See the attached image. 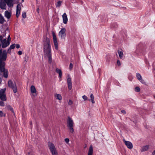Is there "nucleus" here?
<instances>
[{
	"mask_svg": "<svg viewBox=\"0 0 155 155\" xmlns=\"http://www.w3.org/2000/svg\"><path fill=\"white\" fill-rule=\"evenodd\" d=\"M6 90L5 88L2 89L0 90V96L5 94V92Z\"/></svg>",
	"mask_w": 155,
	"mask_h": 155,
	"instance_id": "5701e85b",
	"label": "nucleus"
},
{
	"mask_svg": "<svg viewBox=\"0 0 155 155\" xmlns=\"http://www.w3.org/2000/svg\"><path fill=\"white\" fill-rule=\"evenodd\" d=\"M22 51H19L18 52V54L19 55H21L22 54Z\"/></svg>",
	"mask_w": 155,
	"mask_h": 155,
	"instance_id": "c03bdc74",
	"label": "nucleus"
},
{
	"mask_svg": "<svg viewBox=\"0 0 155 155\" xmlns=\"http://www.w3.org/2000/svg\"><path fill=\"white\" fill-rule=\"evenodd\" d=\"M29 57L27 55H25V58H24V61L25 62H27L28 60Z\"/></svg>",
	"mask_w": 155,
	"mask_h": 155,
	"instance_id": "bb28decb",
	"label": "nucleus"
},
{
	"mask_svg": "<svg viewBox=\"0 0 155 155\" xmlns=\"http://www.w3.org/2000/svg\"><path fill=\"white\" fill-rule=\"evenodd\" d=\"M139 81L142 84H146L145 82L142 79V78L141 79V80H139Z\"/></svg>",
	"mask_w": 155,
	"mask_h": 155,
	"instance_id": "2f4dec72",
	"label": "nucleus"
},
{
	"mask_svg": "<svg viewBox=\"0 0 155 155\" xmlns=\"http://www.w3.org/2000/svg\"><path fill=\"white\" fill-rule=\"evenodd\" d=\"M67 80L68 86V88L69 90L72 89V83L70 75L69 74H67Z\"/></svg>",
	"mask_w": 155,
	"mask_h": 155,
	"instance_id": "1a4fd4ad",
	"label": "nucleus"
},
{
	"mask_svg": "<svg viewBox=\"0 0 155 155\" xmlns=\"http://www.w3.org/2000/svg\"><path fill=\"white\" fill-rule=\"evenodd\" d=\"M21 9V5L19 4H18L16 7V15L17 18H18L20 15Z\"/></svg>",
	"mask_w": 155,
	"mask_h": 155,
	"instance_id": "f8f14e48",
	"label": "nucleus"
},
{
	"mask_svg": "<svg viewBox=\"0 0 155 155\" xmlns=\"http://www.w3.org/2000/svg\"><path fill=\"white\" fill-rule=\"evenodd\" d=\"M150 146L149 145H147L143 147L141 150V152H144L147 150L149 149Z\"/></svg>",
	"mask_w": 155,
	"mask_h": 155,
	"instance_id": "dca6fc26",
	"label": "nucleus"
},
{
	"mask_svg": "<svg viewBox=\"0 0 155 155\" xmlns=\"http://www.w3.org/2000/svg\"><path fill=\"white\" fill-rule=\"evenodd\" d=\"M117 64L118 66H120V62L119 60H117Z\"/></svg>",
	"mask_w": 155,
	"mask_h": 155,
	"instance_id": "ea45409f",
	"label": "nucleus"
},
{
	"mask_svg": "<svg viewBox=\"0 0 155 155\" xmlns=\"http://www.w3.org/2000/svg\"><path fill=\"white\" fill-rule=\"evenodd\" d=\"M0 99L3 101H6L7 98L5 94L0 96Z\"/></svg>",
	"mask_w": 155,
	"mask_h": 155,
	"instance_id": "6ab92c4d",
	"label": "nucleus"
},
{
	"mask_svg": "<svg viewBox=\"0 0 155 155\" xmlns=\"http://www.w3.org/2000/svg\"><path fill=\"white\" fill-rule=\"evenodd\" d=\"M118 26L117 24L116 23H114L112 24L111 27L113 28H116Z\"/></svg>",
	"mask_w": 155,
	"mask_h": 155,
	"instance_id": "a878e982",
	"label": "nucleus"
},
{
	"mask_svg": "<svg viewBox=\"0 0 155 155\" xmlns=\"http://www.w3.org/2000/svg\"><path fill=\"white\" fill-rule=\"evenodd\" d=\"M64 141L67 143H68L69 141V140L68 138H65L64 139Z\"/></svg>",
	"mask_w": 155,
	"mask_h": 155,
	"instance_id": "c9c22d12",
	"label": "nucleus"
},
{
	"mask_svg": "<svg viewBox=\"0 0 155 155\" xmlns=\"http://www.w3.org/2000/svg\"><path fill=\"white\" fill-rule=\"evenodd\" d=\"M62 72L61 70L59 69V81H61L62 80Z\"/></svg>",
	"mask_w": 155,
	"mask_h": 155,
	"instance_id": "4be33fe9",
	"label": "nucleus"
},
{
	"mask_svg": "<svg viewBox=\"0 0 155 155\" xmlns=\"http://www.w3.org/2000/svg\"><path fill=\"white\" fill-rule=\"evenodd\" d=\"M5 114H4L2 111H0V117H2L5 116Z\"/></svg>",
	"mask_w": 155,
	"mask_h": 155,
	"instance_id": "7c9ffc66",
	"label": "nucleus"
},
{
	"mask_svg": "<svg viewBox=\"0 0 155 155\" xmlns=\"http://www.w3.org/2000/svg\"><path fill=\"white\" fill-rule=\"evenodd\" d=\"M134 90L136 92H138L140 91V89L139 87H137L135 88Z\"/></svg>",
	"mask_w": 155,
	"mask_h": 155,
	"instance_id": "cd10ccee",
	"label": "nucleus"
},
{
	"mask_svg": "<svg viewBox=\"0 0 155 155\" xmlns=\"http://www.w3.org/2000/svg\"><path fill=\"white\" fill-rule=\"evenodd\" d=\"M5 21V19L1 14H0V23L3 24Z\"/></svg>",
	"mask_w": 155,
	"mask_h": 155,
	"instance_id": "aec40b11",
	"label": "nucleus"
},
{
	"mask_svg": "<svg viewBox=\"0 0 155 155\" xmlns=\"http://www.w3.org/2000/svg\"><path fill=\"white\" fill-rule=\"evenodd\" d=\"M93 148L92 145L90 146L89 147L87 155H93Z\"/></svg>",
	"mask_w": 155,
	"mask_h": 155,
	"instance_id": "f3484780",
	"label": "nucleus"
},
{
	"mask_svg": "<svg viewBox=\"0 0 155 155\" xmlns=\"http://www.w3.org/2000/svg\"><path fill=\"white\" fill-rule=\"evenodd\" d=\"M118 53L120 58H122L124 55V54L122 51H118Z\"/></svg>",
	"mask_w": 155,
	"mask_h": 155,
	"instance_id": "412c9836",
	"label": "nucleus"
},
{
	"mask_svg": "<svg viewBox=\"0 0 155 155\" xmlns=\"http://www.w3.org/2000/svg\"><path fill=\"white\" fill-rule=\"evenodd\" d=\"M15 46H16L15 44H12V45H11L10 46V47H9V48H10L11 50H12V49H14L15 48Z\"/></svg>",
	"mask_w": 155,
	"mask_h": 155,
	"instance_id": "c756f323",
	"label": "nucleus"
},
{
	"mask_svg": "<svg viewBox=\"0 0 155 155\" xmlns=\"http://www.w3.org/2000/svg\"><path fill=\"white\" fill-rule=\"evenodd\" d=\"M121 112L122 113L124 114H125L126 113V111L125 110H121Z\"/></svg>",
	"mask_w": 155,
	"mask_h": 155,
	"instance_id": "37998d69",
	"label": "nucleus"
},
{
	"mask_svg": "<svg viewBox=\"0 0 155 155\" xmlns=\"http://www.w3.org/2000/svg\"><path fill=\"white\" fill-rule=\"evenodd\" d=\"M90 97L91 98V99H94V96L93 94H91Z\"/></svg>",
	"mask_w": 155,
	"mask_h": 155,
	"instance_id": "a19ab883",
	"label": "nucleus"
},
{
	"mask_svg": "<svg viewBox=\"0 0 155 155\" xmlns=\"http://www.w3.org/2000/svg\"><path fill=\"white\" fill-rule=\"evenodd\" d=\"M11 49L9 48L7 52L8 53H9L11 52Z\"/></svg>",
	"mask_w": 155,
	"mask_h": 155,
	"instance_id": "79ce46f5",
	"label": "nucleus"
},
{
	"mask_svg": "<svg viewBox=\"0 0 155 155\" xmlns=\"http://www.w3.org/2000/svg\"><path fill=\"white\" fill-rule=\"evenodd\" d=\"M82 98L84 99V100L85 101L87 100V97L85 95H83L82 96Z\"/></svg>",
	"mask_w": 155,
	"mask_h": 155,
	"instance_id": "473e14b6",
	"label": "nucleus"
},
{
	"mask_svg": "<svg viewBox=\"0 0 155 155\" xmlns=\"http://www.w3.org/2000/svg\"><path fill=\"white\" fill-rule=\"evenodd\" d=\"M6 4L5 0H0V8L2 9H6Z\"/></svg>",
	"mask_w": 155,
	"mask_h": 155,
	"instance_id": "9d476101",
	"label": "nucleus"
},
{
	"mask_svg": "<svg viewBox=\"0 0 155 155\" xmlns=\"http://www.w3.org/2000/svg\"><path fill=\"white\" fill-rule=\"evenodd\" d=\"M7 58V52L6 50L3 51L0 49V70L4 73V77L7 78L8 77V71L5 68V61Z\"/></svg>",
	"mask_w": 155,
	"mask_h": 155,
	"instance_id": "f257e3e1",
	"label": "nucleus"
},
{
	"mask_svg": "<svg viewBox=\"0 0 155 155\" xmlns=\"http://www.w3.org/2000/svg\"><path fill=\"white\" fill-rule=\"evenodd\" d=\"M43 51L44 56L47 57L49 63L52 61L51 48L50 39L46 38L44 42Z\"/></svg>",
	"mask_w": 155,
	"mask_h": 155,
	"instance_id": "f03ea898",
	"label": "nucleus"
},
{
	"mask_svg": "<svg viewBox=\"0 0 155 155\" xmlns=\"http://www.w3.org/2000/svg\"><path fill=\"white\" fill-rule=\"evenodd\" d=\"M6 4L9 7H13L14 3V0H5Z\"/></svg>",
	"mask_w": 155,
	"mask_h": 155,
	"instance_id": "ddd939ff",
	"label": "nucleus"
},
{
	"mask_svg": "<svg viewBox=\"0 0 155 155\" xmlns=\"http://www.w3.org/2000/svg\"><path fill=\"white\" fill-rule=\"evenodd\" d=\"M123 141L128 148L131 149L133 148V144L131 142L129 141H126L124 139L123 140Z\"/></svg>",
	"mask_w": 155,
	"mask_h": 155,
	"instance_id": "9b49d317",
	"label": "nucleus"
},
{
	"mask_svg": "<svg viewBox=\"0 0 155 155\" xmlns=\"http://www.w3.org/2000/svg\"><path fill=\"white\" fill-rule=\"evenodd\" d=\"M7 108L8 110H11L12 112L14 113V112L13 111V109L12 107L11 106H10L9 105H8L7 106Z\"/></svg>",
	"mask_w": 155,
	"mask_h": 155,
	"instance_id": "393cba45",
	"label": "nucleus"
},
{
	"mask_svg": "<svg viewBox=\"0 0 155 155\" xmlns=\"http://www.w3.org/2000/svg\"><path fill=\"white\" fill-rule=\"evenodd\" d=\"M5 16L8 19H9L11 16V13L8 11H6L5 12Z\"/></svg>",
	"mask_w": 155,
	"mask_h": 155,
	"instance_id": "2eb2a0df",
	"label": "nucleus"
},
{
	"mask_svg": "<svg viewBox=\"0 0 155 155\" xmlns=\"http://www.w3.org/2000/svg\"><path fill=\"white\" fill-rule=\"evenodd\" d=\"M20 45L19 44H17L16 45V48H20Z\"/></svg>",
	"mask_w": 155,
	"mask_h": 155,
	"instance_id": "49530a36",
	"label": "nucleus"
},
{
	"mask_svg": "<svg viewBox=\"0 0 155 155\" xmlns=\"http://www.w3.org/2000/svg\"><path fill=\"white\" fill-rule=\"evenodd\" d=\"M62 2L61 1H59V6L61 5V4Z\"/></svg>",
	"mask_w": 155,
	"mask_h": 155,
	"instance_id": "de8ad7c7",
	"label": "nucleus"
},
{
	"mask_svg": "<svg viewBox=\"0 0 155 155\" xmlns=\"http://www.w3.org/2000/svg\"><path fill=\"white\" fill-rule=\"evenodd\" d=\"M39 8H37V12H38V13H39Z\"/></svg>",
	"mask_w": 155,
	"mask_h": 155,
	"instance_id": "3c124183",
	"label": "nucleus"
},
{
	"mask_svg": "<svg viewBox=\"0 0 155 155\" xmlns=\"http://www.w3.org/2000/svg\"><path fill=\"white\" fill-rule=\"evenodd\" d=\"M0 106H4V103L2 101H0Z\"/></svg>",
	"mask_w": 155,
	"mask_h": 155,
	"instance_id": "e433bc0d",
	"label": "nucleus"
},
{
	"mask_svg": "<svg viewBox=\"0 0 155 155\" xmlns=\"http://www.w3.org/2000/svg\"><path fill=\"white\" fill-rule=\"evenodd\" d=\"M73 67V65L71 63L70 64L69 68L70 69H71Z\"/></svg>",
	"mask_w": 155,
	"mask_h": 155,
	"instance_id": "58836bf2",
	"label": "nucleus"
},
{
	"mask_svg": "<svg viewBox=\"0 0 155 155\" xmlns=\"http://www.w3.org/2000/svg\"><path fill=\"white\" fill-rule=\"evenodd\" d=\"M132 78H133L132 77V78H130V77H129V79L130 81H132Z\"/></svg>",
	"mask_w": 155,
	"mask_h": 155,
	"instance_id": "8fccbe9b",
	"label": "nucleus"
},
{
	"mask_svg": "<svg viewBox=\"0 0 155 155\" xmlns=\"http://www.w3.org/2000/svg\"><path fill=\"white\" fill-rule=\"evenodd\" d=\"M62 97L59 94V100H61L62 99Z\"/></svg>",
	"mask_w": 155,
	"mask_h": 155,
	"instance_id": "a18cd8bd",
	"label": "nucleus"
},
{
	"mask_svg": "<svg viewBox=\"0 0 155 155\" xmlns=\"http://www.w3.org/2000/svg\"><path fill=\"white\" fill-rule=\"evenodd\" d=\"M11 39L10 38V36L9 35H8V38L7 39V41H8L9 42V43H10V41Z\"/></svg>",
	"mask_w": 155,
	"mask_h": 155,
	"instance_id": "f704fd0d",
	"label": "nucleus"
},
{
	"mask_svg": "<svg viewBox=\"0 0 155 155\" xmlns=\"http://www.w3.org/2000/svg\"><path fill=\"white\" fill-rule=\"evenodd\" d=\"M72 104H73L72 101L71 100H69V101L68 102V104L69 105H72Z\"/></svg>",
	"mask_w": 155,
	"mask_h": 155,
	"instance_id": "72a5a7b5",
	"label": "nucleus"
},
{
	"mask_svg": "<svg viewBox=\"0 0 155 155\" xmlns=\"http://www.w3.org/2000/svg\"><path fill=\"white\" fill-rule=\"evenodd\" d=\"M154 97L155 98V96H154Z\"/></svg>",
	"mask_w": 155,
	"mask_h": 155,
	"instance_id": "bf43d9fd",
	"label": "nucleus"
},
{
	"mask_svg": "<svg viewBox=\"0 0 155 155\" xmlns=\"http://www.w3.org/2000/svg\"><path fill=\"white\" fill-rule=\"evenodd\" d=\"M2 82V79L1 78H0V84Z\"/></svg>",
	"mask_w": 155,
	"mask_h": 155,
	"instance_id": "5fc2aeb1",
	"label": "nucleus"
},
{
	"mask_svg": "<svg viewBox=\"0 0 155 155\" xmlns=\"http://www.w3.org/2000/svg\"><path fill=\"white\" fill-rule=\"evenodd\" d=\"M91 101L92 103L93 104H94V103H95V101H94V99H91Z\"/></svg>",
	"mask_w": 155,
	"mask_h": 155,
	"instance_id": "09e8293b",
	"label": "nucleus"
},
{
	"mask_svg": "<svg viewBox=\"0 0 155 155\" xmlns=\"http://www.w3.org/2000/svg\"><path fill=\"white\" fill-rule=\"evenodd\" d=\"M152 154L153 155H155V150L152 153Z\"/></svg>",
	"mask_w": 155,
	"mask_h": 155,
	"instance_id": "603ef678",
	"label": "nucleus"
},
{
	"mask_svg": "<svg viewBox=\"0 0 155 155\" xmlns=\"http://www.w3.org/2000/svg\"><path fill=\"white\" fill-rule=\"evenodd\" d=\"M53 41L55 49L57 50L58 49V41L56 34L54 31H53L52 33Z\"/></svg>",
	"mask_w": 155,
	"mask_h": 155,
	"instance_id": "6e6552de",
	"label": "nucleus"
},
{
	"mask_svg": "<svg viewBox=\"0 0 155 155\" xmlns=\"http://www.w3.org/2000/svg\"><path fill=\"white\" fill-rule=\"evenodd\" d=\"M1 73H3V76L4 77V73L3 72H2L1 70H0V75H1Z\"/></svg>",
	"mask_w": 155,
	"mask_h": 155,
	"instance_id": "864d4df0",
	"label": "nucleus"
},
{
	"mask_svg": "<svg viewBox=\"0 0 155 155\" xmlns=\"http://www.w3.org/2000/svg\"><path fill=\"white\" fill-rule=\"evenodd\" d=\"M54 96L56 99H58V94H55Z\"/></svg>",
	"mask_w": 155,
	"mask_h": 155,
	"instance_id": "4c0bfd02",
	"label": "nucleus"
},
{
	"mask_svg": "<svg viewBox=\"0 0 155 155\" xmlns=\"http://www.w3.org/2000/svg\"><path fill=\"white\" fill-rule=\"evenodd\" d=\"M22 16L23 18H25L26 17V13L25 12H23L22 13Z\"/></svg>",
	"mask_w": 155,
	"mask_h": 155,
	"instance_id": "c85d7f7f",
	"label": "nucleus"
},
{
	"mask_svg": "<svg viewBox=\"0 0 155 155\" xmlns=\"http://www.w3.org/2000/svg\"><path fill=\"white\" fill-rule=\"evenodd\" d=\"M30 125H32V123L31 121L30 122Z\"/></svg>",
	"mask_w": 155,
	"mask_h": 155,
	"instance_id": "4d7b16f0",
	"label": "nucleus"
},
{
	"mask_svg": "<svg viewBox=\"0 0 155 155\" xmlns=\"http://www.w3.org/2000/svg\"><path fill=\"white\" fill-rule=\"evenodd\" d=\"M66 29L64 28H63L61 29L59 32V36L61 40H65L66 36Z\"/></svg>",
	"mask_w": 155,
	"mask_h": 155,
	"instance_id": "0eeeda50",
	"label": "nucleus"
},
{
	"mask_svg": "<svg viewBox=\"0 0 155 155\" xmlns=\"http://www.w3.org/2000/svg\"><path fill=\"white\" fill-rule=\"evenodd\" d=\"M4 36L0 35V42L1 43V47L5 48L9 45V42L7 41L6 38H4Z\"/></svg>",
	"mask_w": 155,
	"mask_h": 155,
	"instance_id": "20e7f679",
	"label": "nucleus"
},
{
	"mask_svg": "<svg viewBox=\"0 0 155 155\" xmlns=\"http://www.w3.org/2000/svg\"><path fill=\"white\" fill-rule=\"evenodd\" d=\"M48 144L52 155H58V153L54 145L50 142H49Z\"/></svg>",
	"mask_w": 155,
	"mask_h": 155,
	"instance_id": "423d86ee",
	"label": "nucleus"
},
{
	"mask_svg": "<svg viewBox=\"0 0 155 155\" xmlns=\"http://www.w3.org/2000/svg\"><path fill=\"white\" fill-rule=\"evenodd\" d=\"M56 71L57 73H58V68L56 69Z\"/></svg>",
	"mask_w": 155,
	"mask_h": 155,
	"instance_id": "6e6d98bb",
	"label": "nucleus"
},
{
	"mask_svg": "<svg viewBox=\"0 0 155 155\" xmlns=\"http://www.w3.org/2000/svg\"><path fill=\"white\" fill-rule=\"evenodd\" d=\"M30 89L31 92L32 94L36 93V90L34 86L32 85Z\"/></svg>",
	"mask_w": 155,
	"mask_h": 155,
	"instance_id": "a211bd4d",
	"label": "nucleus"
},
{
	"mask_svg": "<svg viewBox=\"0 0 155 155\" xmlns=\"http://www.w3.org/2000/svg\"><path fill=\"white\" fill-rule=\"evenodd\" d=\"M63 23L66 24L68 21V18L67 15L65 13H64L62 15Z\"/></svg>",
	"mask_w": 155,
	"mask_h": 155,
	"instance_id": "4468645a",
	"label": "nucleus"
},
{
	"mask_svg": "<svg viewBox=\"0 0 155 155\" xmlns=\"http://www.w3.org/2000/svg\"><path fill=\"white\" fill-rule=\"evenodd\" d=\"M67 126L70 132L71 133H73L74 131V130L73 128L74 126V122L73 120L70 117L68 116V117L67 120Z\"/></svg>",
	"mask_w": 155,
	"mask_h": 155,
	"instance_id": "7ed1b4c3",
	"label": "nucleus"
},
{
	"mask_svg": "<svg viewBox=\"0 0 155 155\" xmlns=\"http://www.w3.org/2000/svg\"><path fill=\"white\" fill-rule=\"evenodd\" d=\"M8 85L9 87L12 89L14 93H16L17 92L16 85L15 82H13V81L11 80H9Z\"/></svg>",
	"mask_w": 155,
	"mask_h": 155,
	"instance_id": "39448f33",
	"label": "nucleus"
},
{
	"mask_svg": "<svg viewBox=\"0 0 155 155\" xmlns=\"http://www.w3.org/2000/svg\"><path fill=\"white\" fill-rule=\"evenodd\" d=\"M136 77L138 80H141L142 78L141 75L138 73H136Z\"/></svg>",
	"mask_w": 155,
	"mask_h": 155,
	"instance_id": "b1692460",
	"label": "nucleus"
},
{
	"mask_svg": "<svg viewBox=\"0 0 155 155\" xmlns=\"http://www.w3.org/2000/svg\"><path fill=\"white\" fill-rule=\"evenodd\" d=\"M24 0H22V2H23L24 1Z\"/></svg>",
	"mask_w": 155,
	"mask_h": 155,
	"instance_id": "13d9d810",
	"label": "nucleus"
}]
</instances>
